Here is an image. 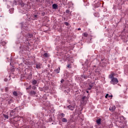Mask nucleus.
Segmentation results:
<instances>
[{"mask_svg": "<svg viewBox=\"0 0 128 128\" xmlns=\"http://www.w3.org/2000/svg\"><path fill=\"white\" fill-rule=\"evenodd\" d=\"M32 18L34 20H38V15H34Z\"/></svg>", "mask_w": 128, "mask_h": 128, "instance_id": "obj_24", "label": "nucleus"}, {"mask_svg": "<svg viewBox=\"0 0 128 128\" xmlns=\"http://www.w3.org/2000/svg\"><path fill=\"white\" fill-rule=\"evenodd\" d=\"M21 28H22V30H24V26H22H22Z\"/></svg>", "mask_w": 128, "mask_h": 128, "instance_id": "obj_42", "label": "nucleus"}, {"mask_svg": "<svg viewBox=\"0 0 128 128\" xmlns=\"http://www.w3.org/2000/svg\"><path fill=\"white\" fill-rule=\"evenodd\" d=\"M120 122H121V124H122L124 122V120H126V118H124V116H120Z\"/></svg>", "mask_w": 128, "mask_h": 128, "instance_id": "obj_12", "label": "nucleus"}, {"mask_svg": "<svg viewBox=\"0 0 128 128\" xmlns=\"http://www.w3.org/2000/svg\"><path fill=\"white\" fill-rule=\"evenodd\" d=\"M112 98V95L111 96H108V94H106L105 96V98Z\"/></svg>", "mask_w": 128, "mask_h": 128, "instance_id": "obj_20", "label": "nucleus"}, {"mask_svg": "<svg viewBox=\"0 0 128 128\" xmlns=\"http://www.w3.org/2000/svg\"><path fill=\"white\" fill-rule=\"evenodd\" d=\"M43 56H44V58H48V53H44L43 55Z\"/></svg>", "mask_w": 128, "mask_h": 128, "instance_id": "obj_27", "label": "nucleus"}, {"mask_svg": "<svg viewBox=\"0 0 128 128\" xmlns=\"http://www.w3.org/2000/svg\"><path fill=\"white\" fill-rule=\"evenodd\" d=\"M62 122H68V120H66V118H62Z\"/></svg>", "mask_w": 128, "mask_h": 128, "instance_id": "obj_16", "label": "nucleus"}, {"mask_svg": "<svg viewBox=\"0 0 128 128\" xmlns=\"http://www.w3.org/2000/svg\"><path fill=\"white\" fill-rule=\"evenodd\" d=\"M34 36L32 34H27L24 36V37L22 38V40H23V42H26L30 40Z\"/></svg>", "mask_w": 128, "mask_h": 128, "instance_id": "obj_1", "label": "nucleus"}, {"mask_svg": "<svg viewBox=\"0 0 128 128\" xmlns=\"http://www.w3.org/2000/svg\"><path fill=\"white\" fill-rule=\"evenodd\" d=\"M68 108H69L70 110H74L75 106H72V105H69L68 106Z\"/></svg>", "mask_w": 128, "mask_h": 128, "instance_id": "obj_10", "label": "nucleus"}, {"mask_svg": "<svg viewBox=\"0 0 128 128\" xmlns=\"http://www.w3.org/2000/svg\"><path fill=\"white\" fill-rule=\"evenodd\" d=\"M4 118H6V120H8V116L6 115V114H3Z\"/></svg>", "mask_w": 128, "mask_h": 128, "instance_id": "obj_23", "label": "nucleus"}, {"mask_svg": "<svg viewBox=\"0 0 128 128\" xmlns=\"http://www.w3.org/2000/svg\"><path fill=\"white\" fill-rule=\"evenodd\" d=\"M86 96H84L82 97V100H86Z\"/></svg>", "mask_w": 128, "mask_h": 128, "instance_id": "obj_33", "label": "nucleus"}, {"mask_svg": "<svg viewBox=\"0 0 128 128\" xmlns=\"http://www.w3.org/2000/svg\"><path fill=\"white\" fill-rule=\"evenodd\" d=\"M88 60H86V61L85 62V64L86 66H88Z\"/></svg>", "mask_w": 128, "mask_h": 128, "instance_id": "obj_30", "label": "nucleus"}, {"mask_svg": "<svg viewBox=\"0 0 128 128\" xmlns=\"http://www.w3.org/2000/svg\"><path fill=\"white\" fill-rule=\"evenodd\" d=\"M32 90H36V86H32Z\"/></svg>", "mask_w": 128, "mask_h": 128, "instance_id": "obj_29", "label": "nucleus"}, {"mask_svg": "<svg viewBox=\"0 0 128 128\" xmlns=\"http://www.w3.org/2000/svg\"><path fill=\"white\" fill-rule=\"evenodd\" d=\"M110 112H114L116 110V106H111L109 108Z\"/></svg>", "mask_w": 128, "mask_h": 128, "instance_id": "obj_8", "label": "nucleus"}, {"mask_svg": "<svg viewBox=\"0 0 128 128\" xmlns=\"http://www.w3.org/2000/svg\"><path fill=\"white\" fill-rule=\"evenodd\" d=\"M58 4H54L52 5V8L53 10H58Z\"/></svg>", "mask_w": 128, "mask_h": 128, "instance_id": "obj_9", "label": "nucleus"}, {"mask_svg": "<svg viewBox=\"0 0 128 128\" xmlns=\"http://www.w3.org/2000/svg\"><path fill=\"white\" fill-rule=\"evenodd\" d=\"M102 122V119L98 118L96 120V124H100Z\"/></svg>", "mask_w": 128, "mask_h": 128, "instance_id": "obj_14", "label": "nucleus"}, {"mask_svg": "<svg viewBox=\"0 0 128 128\" xmlns=\"http://www.w3.org/2000/svg\"><path fill=\"white\" fill-rule=\"evenodd\" d=\"M14 8H12L11 9L9 10V12L10 14H12V12H14Z\"/></svg>", "mask_w": 128, "mask_h": 128, "instance_id": "obj_19", "label": "nucleus"}, {"mask_svg": "<svg viewBox=\"0 0 128 128\" xmlns=\"http://www.w3.org/2000/svg\"><path fill=\"white\" fill-rule=\"evenodd\" d=\"M66 14H70V10H66Z\"/></svg>", "mask_w": 128, "mask_h": 128, "instance_id": "obj_35", "label": "nucleus"}, {"mask_svg": "<svg viewBox=\"0 0 128 128\" xmlns=\"http://www.w3.org/2000/svg\"><path fill=\"white\" fill-rule=\"evenodd\" d=\"M91 74H92V73L90 74V75H88V76L86 75H82V78H84V80H86V78H91Z\"/></svg>", "mask_w": 128, "mask_h": 128, "instance_id": "obj_6", "label": "nucleus"}, {"mask_svg": "<svg viewBox=\"0 0 128 128\" xmlns=\"http://www.w3.org/2000/svg\"><path fill=\"white\" fill-rule=\"evenodd\" d=\"M1 44H2V46H6V42L4 41H2L1 42Z\"/></svg>", "mask_w": 128, "mask_h": 128, "instance_id": "obj_18", "label": "nucleus"}, {"mask_svg": "<svg viewBox=\"0 0 128 128\" xmlns=\"http://www.w3.org/2000/svg\"><path fill=\"white\" fill-rule=\"evenodd\" d=\"M5 92H8V87L5 88Z\"/></svg>", "mask_w": 128, "mask_h": 128, "instance_id": "obj_31", "label": "nucleus"}, {"mask_svg": "<svg viewBox=\"0 0 128 128\" xmlns=\"http://www.w3.org/2000/svg\"><path fill=\"white\" fill-rule=\"evenodd\" d=\"M39 90H40V92H42V90H43L42 88H39Z\"/></svg>", "mask_w": 128, "mask_h": 128, "instance_id": "obj_38", "label": "nucleus"}, {"mask_svg": "<svg viewBox=\"0 0 128 128\" xmlns=\"http://www.w3.org/2000/svg\"><path fill=\"white\" fill-rule=\"evenodd\" d=\"M64 24L66 25V26H68V24H68V22H64Z\"/></svg>", "mask_w": 128, "mask_h": 128, "instance_id": "obj_32", "label": "nucleus"}, {"mask_svg": "<svg viewBox=\"0 0 128 128\" xmlns=\"http://www.w3.org/2000/svg\"><path fill=\"white\" fill-rule=\"evenodd\" d=\"M94 82H91L90 84H89V87L87 88V90H90L92 88V86H94Z\"/></svg>", "mask_w": 128, "mask_h": 128, "instance_id": "obj_5", "label": "nucleus"}, {"mask_svg": "<svg viewBox=\"0 0 128 128\" xmlns=\"http://www.w3.org/2000/svg\"><path fill=\"white\" fill-rule=\"evenodd\" d=\"M65 116L66 115L64 113H62L60 114V116H61V118H64Z\"/></svg>", "mask_w": 128, "mask_h": 128, "instance_id": "obj_25", "label": "nucleus"}, {"mask_svg": "<svg viewBox=\"0 0 128 128\" xmlns=\"http://www.w3.org/2000/svg\"><path fill=\"white\" fill-rule=\"evenodd\" d=\"M28 92L31 96H36V92L34 90H28Z\"/></svg>", "mask_w": 128, "mask_h": 128, "instance_id": "obj_3", "label": "nucleus"}, {"mask_svg": "<svg viewBox=\"0 0 128 128\" xmlns=\"http://www.w3.org/2000/svg\"><path fill=\"white\" fill-rule=\"evenodd\" d=\"M38 86V85H36L35 86Z\"/></svg>", "mask_w": 128, "mask_h": 128, "instance_id": "obj_46", "label": "nucleus"}, {"mask_svg": "<svg viewBox=\"0 0 128 128\" xmlns=\"http://www.w3.org/2000/svg\"><path fill=\"white\" fill-rule=\"evenodd\" d=\"M98 8V6H96L94 7V8Z\"/></svg>", "mask_w": 128, "mask_h": 128, "instance_id": "obj_41", "label": "nucleus"}, {"mask_svg": "<svg viewBox=\"0 0 128 128\" xmlns=\"http://www.w3.org/2000/svg\"><path fill=\"white\" fill-rule=\"evenodd\" d=\"M13 94L14 96H18V92L14 91L13 92Z\"/></svg>", "mask_w": 128, "mask_h": 128, "instance_id": "obj_22", "label": "nucleus"}, {"mask_svg": "<svg viewBox=\"0 0 128 128\" xmlns=\"http://www.w3.org/2000/svg\"><path fill=\"white\" fill-rule=\"evenodd\" d=\"M24 86H28V84L25 83L24 84Z\"/></svg>", "mask_w": 128, "mask_h": 128, "instance_id": "obj_36", "label": "nucleus"}, {"mask_svg": "<svg viewBox=\"0 0 128 128\" xmlns=\"http://www.w3.org/2000/svg\"><path fill=\"white\" fill-rule=\"evenodd\" d=\"M114 73L112 72V74H110L109 75V78H110L111 80H112L114 77Z\"/></svg>", "mask_w": 128, "mask_h": 128, "instance_id": "obj_13", "label": "nucleus"}, {"mask_svg": "<svg viewBox=\"0 0 128 128\" xmlns=\"http://www.w3.org/2000/svg\"><path fill=\"white\" fill-rule=\"evenodd\" d=\"M94 16H96V18H99V16H100V14H98V13H94Z\"/></svg>", "mask_w": 128, "mask_h": 128, "instance_id": "obj_17", "label": "nucleus"}, {"mask_svg": "<svg viewBox=\"0 0 128 128\" xmlns=\"http://www.w3.org/2000/svg\"><path fill=\"white\" fill-rule=\"evenodd\" d=\"M86 92H87V94H88L89 92H88V91H86Z\"/></svg>", "mask_w": 128, "mask_h": 128, "instance_id": "obj_45", "label": "nucleus"}, {"mask_svg": "<svg viewBox=\"0 0 128 128\" xmlns=\"http://www.w3.org/2000/svg\"><path fill=\"white\" fill-rule=\"evenodd\" d=\"M36 2H40V0H36Z\"/></svg>", "mask_w": 128, "mask_h": 128, "instance_id": "obj_44", "label": "nucleus"}, {"mask_svg": "<svg viewBox=\"0 0 128 128\" xmlns=\"http://www.w3.org/2000/svg\"><path fill=\"white\" fill-rule=\"evenodd\" d=\"M70 64H68L67 66V68H70Z\"/></svg>", "mask_w": 128, "mask_h": 128, "instance_id": "obj_39", "label": "nucleus"}, {"mask_svg": "<svg viewBox=\"0 0 128 128\" xmlns=\"http://www.w3.org/2000/svg\"><path fill=\"white\" fill-rule=\"evenodd\" d=\"M1 90L2 92V89H1Z\"/></svg>", "mask_w": 128, "mask_h": 128, "instance_id": "obj_47", "label": "nucleus"}, {"mask_svg": "<svg viewBox=\"0 0 128 128\" xmlns=\"http://www.w3.org/2000/svg\"><path fill=\"white\" fill-rule=\"evenodd\" d=\"M4 80V82H8V79L5 78V79Z\"/></svg>", "mask_w": 128, "mask_h": 128, "instance_id": "obj_40", "label": "nucleus"}, {"mask_svg": "<svg viewBox=\"0 0 128 128\" xmlns=\"http://www.w3.org/2000/svg\"><path fill=\"white\" fill-rule=\"evenodd\" d=\"M18 116V111H16V110L14 109L10 111V116H14V118H16Z\"/></svg>", "mask_w": 128, "mask_h": 128, "instance_id": "obj_2", "label": "nucleus"}, {"mask_svg": "<svg viewBox=\"0 0 128 128\" xmlns=\"http://www.w3.org/2000/svg\"><path fill=\"white\" fill-rule=\"evenodd\" d=\"M118 83V80L117 79V78H114L111 80L110 84H112L114 85V84H116Z\"/></svg>", "mask_w": 128, "mask_h": 128, "instance_id": "obj_4", "label": "nucleus"}, {"mask_svg": "<svg viewBox=\"0 0 128 128\" xmlns=\"http://www.w3.org/2000/svg\"><path fill=\"white\" fill-rule=\"evenodd\" d=\"M88 33L84 32V36H85V38L88 37Z\"/></svg>", "mask_w": 128, "mask_h": 128, "instance_id": "obj_26", "label": "nucleus"}, {"mask_svg": "<svg viewBox=\"0 0 128 128\" xmlns=\"http://www.w3.org/2000/svg\"><path fill=\"white\" fill-rule=\"evenodd\" d=\"M64 80L62 79V80H60L61 84H63V83H64Z\"/></svg>", "mask_w": 128, "mask_h": 128, "instance_id": "obj_34", "label": "nucleus"}, {"mask_svg": "<svg viewBox=\"0 0 128 128\" xmlns=\"http://www.w3.org/2000/svg\"><path fill=\"white\" fill-rule=\"evenodd\" d=\"M52 118H49V122H52Z\"/></svg>", "mask_w": 128, "mask_h": 128, "instance_id": "obj_37", "label": "nucleus"}, {"mask_svg": "<svg viewBox=\"0 0 128 128\" xmlns=\"http://www.w3.org/2000/svg\"><path fill=\"white\" fill-rule=\"evenodd\" d=\"M30 88H32V86H30L28 88H26V90H30Z\"/></svg>", "mask_w": 128, "mask_h": 128, "instance_id": "obj_28", "label": "nucleus"}, {"mask_svg": "<svg viewBox=\"0 0 128 128\" xmlns=\"http://www.w3.org/2000/svg\"><path fill=\"white\" fill-rule=\"evenodd\" d=\"M81 30L80 28H78V30Z\"/></svg>", "mask_w": 128, "mask_h": 128, "instance_id": "obj_43", "label": "nucleus"}, {"mask_svg": "<svg viewBox=\"0 0 128 128\" xmlns=\"http://www.w3.org/2000/svg\"><path fill=\"white\" fill-rule=\"evenodd\" d=\"M60 68H58L54 70V74H60Z\"/></svg>", "mask_w": 128, "mask_h": 128, "instance_id": "obj_7", "label": "nucleus"}, {"mask_svg": "<svg viewBox=\"0 0 128 128\" xmlns=\"http://www.w3.org/2000/svg\"><path fill=\"white\" fill-rule=\"evenodd\" d=\"M18 4V2H16V0H14L13 2V6H16Z\"/></svg>", "mask_w": 128, "mask_h": 128, "instance_id": "obj_21", "label": "nucleus"}, {"mask_svg": "<svg viewBox=\"0 0 128 128\" xmlns=\"http://www.w3.org/2000/svg\"><path fill=\"white\" fill-rule=\"evenodd\" d=\"M41 66H42V64H36V68L38 70H40V68H42Z\"/></svg>", "mask_w": 128, "mask_h": 128, "instance_id": "obj_11", "label": "nucleus"}, {"mask_svg": "<svg viewBox=\"0 0 128 128\" xmlns=\"http://www.w3.org/2000/svg\"><path fill=\"white\" fill-rule=\"evenodd\" d=\"M32 84H33V86H36V84H38V81H36V80H33L32 82Z\"/></svg>", "mask_w": 128, "mask_h": 128, "instance_id": "obj_15", "label": "nucleus"}]
</instances>
